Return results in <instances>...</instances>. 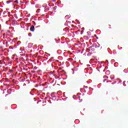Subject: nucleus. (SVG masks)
Instances as JSON below:
<instances>
[{"mask_svg": "<svg viewBox=\"0 0 128 128\" xmlns=\"http://www.w3.org/2000/svg\"><path fill=\"white\" fill-rule=\"evenodd\" d=\"M30 32H34V26H31V27L30 28Z\"/></svg>", "mask_w": 128, "mask_h": 128, "instance_id": "nucleus-1", "label": "nucleus"}, {"mask_svg": "<svg viewBox=\"0 0 128 128\" xmlns=\"http://www.w3.org/2000/svg\"><path fill=\"white\" fill-rule=\"evenodd\" d=\"M56 8H57V7H56V6H54V8H53V10H56Z\"/></svg>", "mask_w": 128, "mask_h": 128, "instance_id": "nucleus-2", "label": "nucleus"}, {"mask_svg": "<svg viewBox=\"0 0 128 128\" xmlns=\"http://www.w3.org/2000/svg\"><path fill=\"white\" fill-rule=\"evenodd\" d=\"M14 2H16V4H18V0H16Z\"/></svg>", "mask_w": 128, "mask_h": 128, "instance_id": "nucleus-3", "label": "nucleus"}, {"mask_svg": "<svg viewBox=\"0 0 128 128\" xmlns=\"http://www.w3.org/2000/svg\"><path fill=\"white\" fill-rule=\"evenodd\" d=\"M10 50H12L14 48L12 46H9Z\"/></svg>", "mask_w": 128, "mask_h": 128, "instance_id": "nucleus-4", "label": "nucleus"}, {"mask_svg": "<svg viewBox=\"0 0 128 128\" xmlns=\"http://www.w3.org/2000/svg\"><path fill=\"white\" fill-rule=\"evenodd\" d=\"M104 78H108V76H104Z\"/></svg>", "mask_w": 128, "mask_h": 128, "instance_id": "nucleus-5", "label": "nucleus"}, {"mask_svg": "<svg viewBox=\"0 0 128 128\" xmlns=\"http://www.w3.org/2000/svg\"><path fill=\"white\" fill-rule=\"evenodd\" d=\"M94 36L95 38H96L98 39V37L96 35V34L94 35Z\"/></svg>", "mask_w": 128, "mask_h": 128, "instance_id": "nucleus-6", "label": "nucleus"}, {"mask_svg": "<svg viewBox=\"0 0 128 128\" xmlns=\"http://www.w3.org/2000/svg\"><path fill=\"white\" fill-rule=\"evenodd\" d=\"M28 36H32V33H29L28 34Z\"/></svg>", "mask_w": 128, "mask_h": 128, "instance_id": "nucleus-7", "label": "nucleus"}, {"mask_svg": "<svg viewBox=\"0 0 128 128\" xmlns=\"http://www.w3.org/2000/svg\"><path fill=\"white\" fill-rule=\"evenodd\" d=\"M6 2L7 4H10V1H7Z\"/></svg>", "mask_w": 128, "mask_h": 128, "instance_id": "nucleus-8", "label": "nucleus"}, {"mask_svg": "<svg viewBox=\"0 0 128 128\" xmlns=\"http://www.w3.org/2000/svg\"><path fill=\"white\" fill-rule=\"evenodd\" d=\"M106 78H105L104 80V82H106Z\"/></svg>", "mask_w": 128, "mask_h": 128, "instance_id": "nucleus-9", "label": "nucleus"}, {"mask_svg": "<svg viewBox=\"0 0 128 128\" xmlns=\"http://www.w3.org/2000/svg\"><path fill=\"white\" fill-rule=\"evenodd\" d=\"M10 72H12V70H10Z\"/></svg>", "mask_w": 128, "mask_h": 128, "instance_id": "nucleus-10", "label": "nucleus"}, {"mask_svg": "<svg viewBox=\"0 0 128 128\" xmlns=\"http://www.w3.org/2000/svg\"><path fill=\"white\" fill-rule=\"evenodd\" d=\"M108 26H110L109 28H110V24H109Z\"/></svg>", "mask_w": 128, "mask_h": 128, "instance_id": "nucleus-11", "label": "nucleus"}, {"mask_svg": "<svg viewBox=\"0 0 128 128\" xmlns=\"http://www.w3.org/2000/svg\"><path fill=\"white\" fill-rule=\"evenodd\" d=\"M53 0V2H56V0Z\"/></svg>", "mask_w": 128, "mask_h": 128, "instance_id": "nucleus-12", "label": "nucleus"}, {"mask_svg": "<svg viewBox=\"0 0 128 128\" xmlns=\"http://www.w3.org/2000/svg\"><path fill=\"white\" fill-rule=\"evenodd\" d=\"M50 61H52V59H50Z\"/></svg>", "mask_w": 128, "mask_h": 128, "instance_id": "nucleus-13", "label": "nucleus"}, {"mask_svg": "<svg viewBox=\"0 0 128 128\" xmlns=\"http://www.w3.org/2000/svg\"><path fill=\"white\" fill-rule=\"evenodd\" d=\"M82 32H84V31H82Z\"/></svg>", "mask_w": 128, "mask_h": 128, "instance_id": "nucleus-14", "label": "nucleus"}, {"mask_svg": "<svg viewBox=\"0 0 128 128\" xmlns=\"http://www.w3.org/2000/svg\"><path fill=\"white\" fill-rule=\"evenodd\" d=\"M82 32H84V31H82Z\"/></svg>", "mask_w": 128, "mask_h": 128, "instance_id": "nucleus-15", "label": "nucleus"}]
</instances>
